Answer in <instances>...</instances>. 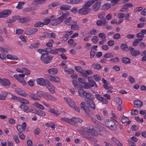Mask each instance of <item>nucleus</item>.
I'll list each match as a JSON object with an SVG mask.
<instances>
[{
    "mask_svg": "<svg viewBox=\"0 0 146 146\" xmlns=\"http://www.w3.org/2000/svg\"><path fill=\"white\" fill-rule=\"evenodd\" d=\"M69 15V14L67 13H64L57 19L52 20L50 21V23L51 25L54 26L59 25Z\"/></svg>",
    "mask_w": 146,
    "mask_h": 146,
    "instance_id": "1",
    "label": "nucleus"
},
{
    "mask_svg": "<svg viewBox=\"0 0 146 146\" xmlns=\"http://www.w3.org/2000/svg\"><path fill=\"white\" fill-rule=\"evenodd\" d=\"M53 58V56L48 55V52H45V53H43L42 54L40 59L43 63L46 64L50 62Z\"/></svg>",
    "mask_w": 146,
    "mask_h": 146,
    "instance_id": "2",
    "label": "nucleus"
},
{
    "mask_svg": "<svg viewBox=\"0 0 146 146\" xmlns=\"http://www.w3.org/2000/svg\"><path fill=\"white\" fill-rule=\"evenodd\" d=\"M75 70L77 72L80 73L85 78H87L89 75L91 74V71L90 70H87L84 71L80 66H76L75 67Z\"/></svg>",
    "mask_w": 146,
    "mask_h": 146,
    "instance_id": "3",
    "label": "nucleus"
},
{
    "mask_svg": "<svg viewBox=\"0 0 146 146\" xmlns=\"http://www.w3.org/2000/svg\"><path fill=\"white\" fill-rule=\"evenodd\" d=\"M105 125L110 129L115 131L116 130V125L114 121L112 120L108 119L106 122Z\"/></svg>",
    "mask_w": 146,
    "mask_h": 146,
    "instance_id": "4",
    "label": "nucleus"
},
{
    "mask_svg": "<svg viewBox=\"0 0 146 146\" xmlns=\"http://www.w3.org/2000/svg\"><path fill=\"white\" fill-rule=\"evenodd\" d=\"M82 121V120L80 118L73 117L70 119L69 123L73 126H78L77 122L81 123Z\"/></svg>",
    "mask_w": 146,
    "mask_h": 146,
    "instance_id": "5",
    "label": "nucleus"
},
{
    "mask_svg": "<svg viewBox=\"0 0 146 146\" xmlns=\"http://www.w3.org/2000/svg\"><path fill=\"white\" fill-rule=\"evenodd\" d=\"M11 83L10 81L8 79L5 78H1L0 77V84L3 86L9 87Z\"/></svg>",
    "mask_w": 146,
    "mask_h": 146,
    "instance_id": "6",
    "label": "nucleus"
},
{
    "mask_svg": "<svg viewBox=\"0 0 146 146\" xmlns=\"http://www.w3.org/2000/svg\"><path fill=\"white\" fill-rule=\"evenodd\" d=\"M11 11L10 10H3L0 12V18L7 17L11 14Z\"/></svg>",
    "mask_w": 146,
    "mask_h": 146,
    "instance_id": "7",
    "label": "nucleus"
},
{
    "mask_svg": "<svg viewBox=\"0 0 146 146\" xmlns=\"http://www.w3.org/2000/svg\"><path fill=\"white\" fill-rule=\"evenodd\" d=\"M39 92L40 93V94L45 98H47L49 100L53 101H56V98L55 97L50 94L41 91H40Z\"/></svg>",
    "mask_w": 146,
    "mask_h": 146,
    "instance_id": "8",
    "label": "nucleus"
},
{
    "mask_svg": "<svg viewBox=\"0 0 146 146\" xmlns=\"http://www.w3.org/2000/svg\"><path fill=\"white\" fill-rule=\"evenodd\" d=\"M90 10V8H87L82 7L79 9L78 12L79 14L81 15H85L89 13V12Z\"/></svg>",
    "mask_w": 146,
    "mask_h": 146,
    "instance_id": "9",
    "label": "nucleus"
},
{
    "mask_svg": "<svg viewBox=\"0 0 146 146\" xmlns=\"http://www.w3.org/2000/svg\"><path fill=\"white\" fill-rule=\"evenodd\" d=\"M26 124L25 122H23L22 125H18L17 128L19 132L25 131L26 128Z\"/></svg>",
    "mask_w": 146,
    "mask_h": 146,
    "instance_id": "10",
    "label": "nucleus"
},
{
    "mask_svg": "<svg viewBox=\"0 0 146 146\" xmlns=\"http://www.w3.org/2000/svg\"><path fill=\"white\" fill-rule=\"evenodd\" d=\"M129 49L131 54L133 56H136L138 55H139L141 54V52L139 50H135L133 48L131 47L130 46L129 47Z\"/></svg>",
    "mask_w": 146,
    "mask_h": 146,
    "instance_id": "11",
    "label": "nucleus"
},
{
    "mask_svg": "<svg viewBox=\"0 0 146 146\" xmlns=\"http://www.w3.org/2000/svg\"><path fill=\"white\" fill-rule=\"evenodd\" d=\"M45 85L51 93H55V91L54 87L50 82L48 81Z\"/></svg>",
    "mask_w": 146,
    "mask_h": 146,
    "instance_id": "12",
    "label": "nucleus"
},
{
    "mask_svg": "<svg viewBox=\"0 0 146 146\" xmlns=\"http://www.w3.org/2000/svg\"><path fill=\"white\" fill-rule=\"evenodd\" d=\"M37 28H31L26 30L25 32V34L27 35H31L34 34L38 31Z\"/></svg>",
    "mask_w": 146,
    "mask_h": 146,
    "instance_id": "13",
    "label": "nucleus"
},
{
    "mask_svg": "<svg viewBox=\"0 0 146 146\" xmlns=\"http://www.w3.org/2000/svg\"><path fill=\"white\" fill-rule=\"evenodd\" d=\"M133 104L135 107L138 108H141L143 106V102L140 100H135L133 101Z\"/></svg>",
    "mask_w": 146,
    "mask_h": 146,
    "instance_id": "14",
    "label": "nucleus"
},
{
    "mask_svg": "<svg viewBox=\"0 0 146 146\" xmlns=\"http://www.w3.org/2000/svg\"><path fill=\"white\" fill-rule=\"evenodd\" d=\"M101 4L100 1H96L92 7L93 10L94 11H98L100 8Z\"/></svg>",
    "mask_w": 146,
    "mask_h": 146,
    "instance_id": "15",
    "label": "nucleus"
},
{
    "mask_svg": "<svg viewBox=\"0 0 146 146\" xmlns=\"http://www.w3.org/2000/svg\"><path fill=\"white\" fill-rule=\"evenodd\" d=\"M86 98L85 100L91 108V94L90 93L88 92L86 96Z\"/></svg>",
    "mask_w": 146,
    "mask_h": 146,
    "instance_id": "16",
    "label": "nucleus"
},
{
    "mask_svg": "<svg viewBox=\"0 0 146 146\" xmlns=\"http://www.w3.org/2000/svg\"><path fill=\"white\" fill-rule=\"evenodd\" d=\"M37 92V94H31L29 95V96L30 97H31L32 99L35 100H39L40 98L41 97L40 95L38 94V93L40 94V93L39 92Z\"/></svg>",
    "mask_w": 146,
    "mask_h": 146,
    "instance_id": "17",
    "label": "nucleus"
},
{
    "mask_svg": "<svg viewBox=\"0 0 146 146\" xmlns=\"http://www.w3.org/2000/svg\"><path fill=\"white\" fill-rule=\"evenodd\" d=\"M49 80L54 82H60V80L59 78L58 77H55L49 75L48 76Z\"/></svg>",
    "mask_w": 146,
    "mask_h": 146,
    "instance_id": "18",
    "label": "nucleus"
},
{
    "mask_svg": "<svg viewBox=\"0 0 146 146\" xmlns=\"http://www.w3.org/2000/svg\"><path fill=\"white\" fill-rule=\"evenodd\" d=\"M46 0H35L34 1L32 4L38 6V5H42L44 4Z\"/></svg>",
    "mask_w": 146,
    "mask_h": 146,
    "instance_id": "19",
    "label": "nucleus"
},
{
    "mask_svg": "<svg viewBox=\"0 0 146 146\" xmlns=\"http://www.w3.org/2000/svg\"><path fill=\"white\" fill-rule=\"evenodd\" d=\"M15 90L16 92L19 94L24 97L27 96L25 92L21 88H15Z\"/></svg>",
    "mask_w": 146,
    "mask_h": 146,
    "instance_id": "20",
    "label": "nucleus"
},
{
    "mask_svg": "<svg viewBox=\"0 0 146 146\" xmlns=\"http://www.w3.org/2000/svg\"><path fill=\"white\" fill-rule=\"evenodd\" d=\"M80 105L81 106L80 108L83 109L87 114L88 115H89V108L86 106L85 102H82L81 103Z\"/></svg>",
    "mask_w": 146,
    "mask_h": 146,
    "instance_id": "21",
    "label": "nucleus"
},
{
    "mask_svg": "<svg viewBox=\"0 0 146 146\" xmlns=\"http://www.w3.org/2000/svg\"><path fill=\"white\" fill-rule=\"evenodd\" d=\"M77 131L78 132H79L84 137L89 140H90L91 139V136L88 135V136L87 134H85L84 131L83 130L81 129L80 130L79 129H77Z\"/></svg>",
    "mask_w": 146,
    "mask_h": 146,
    "instance_id": "22",
    "label": "nucleus"
},
{
    "mask_svg": "<svg viewBox=\"0 0 146 146\" xmlns=\"http://www.w3.org/2000/svg\"><path fill=\"white\" fill-rule=\"evenodd\" d=\"M36 81L38 84L41 86H44L46 84L44 79L43 78H37Z\"/></svg>",
    "mask_w": 146,
    "mask_h": 146,
    "instance_id": "23",
    "label": "nucleus"
},
{
    "mask_svg": "<svg viewBox=\"0 0 146 146\" xmlns=\"http://www.w3.org/2000/svg\"><path fill=\"white\" fill-rule=\"evenodd\" d=\"M87 79L89 82V83L84 82L83 84V88L84 89H88L89 88L90 86V82L91 81V77L89 76L88 77Z\"/></svg>",
    "mask_w": 146,
    "mask_h": 146,
    "instance_id": "24",
    "label": "nucleus"
},
{
    "mask_svg": "<svg viewBox=\"0 0 146 146\" xmlns=\"http://www.w3.org/2000/svg\"><path fill=\"white\" fill-rule=\"evenodd\" d=\"M87 93L82 89H80L78 90V93L79 96L82 98L85 97Z\"/></svg>",
    "mask_w": 146,
    "mask_h": 146,
    "instance_id": "25",
    "label": "nucleus"
},
{
    "mask_svg": "<svg viewBox=\"0 0 146 146\" xmlns=\"http://www.w3.org/2000/svg\"><path fill=\"white\" fill-rule=\"evenodd\" d=\"M81 129L84 131L85 134H87L88 136L91 135L88 134V133H91V129L89 127H81Z\"/></svg>",
    "mask_w": 146,
    "mask_h": 146,
    "instance_id": "26",
    "label": "nucleus"
},
{
    "mask_svg": "<svg viewBox=\"0 0 146 146\" xmlns=\"http://www.w3.org/2000/svg\"><path fill=\"white\" fill-rule=\"evenodd\" d=\"M64 70L65 72L70 74H71L74 72V70L68 68L67 65L65 66Z\"/></svg>",
    "mask_w": 146,
    "mask_h": 146,
    "instance_id": "27",
    "label": "nucleus"
},
{
    "mask_svg": "<svg viewBox=\"0 0 146 146\" xmlns=\"http://www.w3.org/2000/svg\"><path fill=\"white\" fill-rule=\"evenodd\" d=\"M48 71L50 74H55L58 73V69L56 68H52L48 70Z\"/></svg>",
    "mask_w": 146,
    "mask_h": 146,
    "instance_id": "28",
    "label": "nucleus"
},
{
    "mask_svg": "<svg viewBox=\"0 0 146 146\" xmlns=\"http://www.w3.org/2000/svg\"><path fill=\"white\" fill-rule=\"evenodd\" d=\"M120 47L123 51H127L129 50L127 44L125 43L121 44L120 45Z\"/></svg>",
    "mask_w": 146,
    "mask_h": 146,
    "instance_id": "29",
    "label": "nucleus"
},
{
    "mask_svg": "<svg viewBox=\"0 0 146 146\" xmlns=\"http://www.w3.org/2000/svg\"><path fill=\"white\" fill-rule=\"evenodd\" d=\"M20 108L25 112L28 113L29 110V107L26 105H21L19 106Z\"/></svg>",
    "mask_w": 146,
    "mask_h": 146,
    "instance_id": "30",
    "label": "nucleus"
},
{
    "mask_svg": "<svg viewBox=\"0 0 146 146\" xmlns=\"http://www.w3.org/2000/svg\"><path fill=\"white\" fill-rule=\"evenodd\" d=\"M48 112L51 113H53L55 116H57L60 114V111L55 110L54 109H50L48 111Z\"/></svg>",
    "mask_w": 146,
    "mask_h": 146,
    "instance_id": "31",
    "label": "nucleus"
},
{
    "mask_svg": "<svg viewBox=\"0 0 146 146\" xmlns=\"http://www.w3.org/2000/svg\"><path fill=\"white\" fill-rule=\"evenodd\" d=\"M7 57L8 59H10L11 60H18L17 57L16 56L9 54L7 55Z\"/></svg>",
    "mask_w": 146,
    "mask_h": 146,
    "instance_id": "32",
    "label": "nucleus"
},
{
    "mask_svg": "<svg viewBox=\"0 0 146 146\" xmlns=\"http://www.w3.org/2000/svg\"><path fill=\"white\" fill-rule=\"evenodd\" d=\"M71 6L66 5H63L60 7V9L62 10H66L70 9Z\"/></svg>",
    "mask_w": 146,
    "mask_h": 146,
    "instance_id": "33",
    "label": "nucleus"
},
{
    "mask_svg": "<svg viewBox=\"0 0 146 146\" xmlns=\"http://www.w3.org/2000/svg\"><path fill=\"white\" fill-rule=\"evenodd\" d=\"M111 5V3H105L102 6V9L104 10L108 9L110 8Z\"/></svg>",
    "mask_w": 146,
    "mask_h": 146,
    "instance_id": "34",
    "label": "nucleus"
},
{
    "mask_svg": "<svg viewBox=\"0 0 146 146\" xmlns=\"http://www.w3.org/2000/svg\"><path fill=\"white\" fill-rule=\"evenodd\" d=\"M72 18L70 17L66 18L64 21V23L66 24L69 25H71L73 23V22H71Z\"/></svg>",
    "mask_w": 146,
    "mask_h": 146,
    "instance_id": "35",
    "label": "nucleus"
},
{
    "mask_svg": "<svg viewBox=\"0 0 146 146\" xmlns=\"http://www.w3.org/2000/svg\"><path fill=\"white\" fill-rule=\"evenodd\" d=\"M98 129L97 128H92V135L95 136H98V134L97 133Z\"/></svg>",
    "mask_w": 146,
    "mask_h": 146,
    "instance_id": "36",
    "label": "nucleus"
},
{
    "mask_svg": "<svg viewBox=\"0 0 146 146\" xmlns=\"http://www.w3.org/2000/svg\"><path fill=\"white\" fill-rule=\"evenodd\" d=\"M29 18H30L28 17H23L21 18L19 22L21 23H24L27 22L30 20Z\"/></svg>",
    "mask_w": 146,
    "mask_h": 146,
    "instance_id": "37",
    "label": "nucleus"
},
{
    "mask_svg": "<svg viewBox=\"0 0 146 146\" xmlns=\"http://www.w3.org/2000/svg\"><path fill=\"white\" fill-rule=\"evenodd\" d=\"M77 22L76 21L73 22V23L72 24L71 28V29H79V27L78 25L77 24Z\"/></svg>",
    "mask_w": 146,
    "mask_h": 146,
    "instance_id": "38",
    "label": "nucleus"
},
{
    "mask_svg": "<svg viewBox=\"0 0 146 146\" xmlns=\"http://www.w3.org/2000/svg\"><path fill=\"white\" fill-rule=\"evenodd\" d=\"M91 0H89L86 2L85 4L82 7L85 8H89L88 7L91 6Z\"/></svg>",
    "mask_w": 146,
    "mask_h": 146,
    "instance_id": "39",
    "label": "nucleus"
},
{
    "mask_svg": "<svg viewBox=\"0 0 146 146\" xmlns=\"http://www.w3.org/2000/svg\"><path fill=\"white\" fill-rule=\"evenodd\" d=\"M33 113H36L42 116H45L46 115V114L44 112L40 110H36L34 112H33Z\"/></svg>",
    "mask_w": 146,
    "mask_h": 146,
    "instance_id": "40",
    "label": "nucleus"
},
{
    "mask_svg": "<svg viewBox=\"0 0 146 146\" xmlns=\"http://www.w3.org/2000/svg\"><path fill=\"white\" fill-rule=\"evenodd\" d=\"M108 1H110L111 4L112 6H114L117 4L120 0H107Z\"/></svg>",
    "mask_w": 146,
    "mask_h": 146,
    "instance_id": "41",
    "label": "nucleus"
},
{
    "mask_svg": "<svg viewBox=\"0 0 146 146\" xmlns=\"http://www.w3.org/2000/svg\"><path fill=\"white\" fill-rule=\"evenodd\" d=\"M14 77L16 78L18 81L22 83L23 85H24L26 84V82L23 78H21V77L20 78V77H19V76Z\"/></svg>",
    "mask_w": 146,
    "mask_h": 146,
    "instance_id": "42",
    "label": "nucleus"
},
{
    "mask_svg": "<svg viewBox=\"0 0 146 146\" xmlns=\"http://www.w3.org/2000/svg\"><path fill=\"white\" fill-rule=\"evenodd\" d=\"M105 15V13L103 12L100 13V14H98V18L101 19L102 20L106 21V19L104 17Z\"/></svg>",
    "mask_w": 146,
    "mask_h": 146,
    "instance_id": "43",
    "label": "nucleus"
},
{
    "mask_svg": "<svg viewBox=\"0 0 146 146\" xmlns=\"http://www.w3.org/2000/svg\"><path fill=\"white\" fill-rule=\"evenodd\" d=\"M122 62L125 64H129L131 62V60L129 58L124 57L122 58Z\"/></svg>",
    "mask_w": 146,
    "mask_h": 146,
    "instance_id": "44",
    "label": "nucleus"
},
{
    "mask_svg": "<svg viewBox=\"0 0 146 146\" xmlns=\"http://www.w3.org/2000/svg\"><path fill=\"white\" fill-rule=\"evenodd\" d=\"M33 105L34 106L37 108H39L42 110H43L44 109V108L42 105L39 104L38 102L34 103Z\"/></svg>",
    "mask_w": 146,
    "mask_h": 146,
    "instance_id": "45",
    "label": "nucleus"
},
{
    "mask_svg": "<svg viewBox=\"0 0 146 146\" xmlns=\"http://www.w3.org/2000/svg\"><path fill=\"white\" fill-rule=\"evenodd\" d=\"M92 121L93 123H94L96 125H97L98 126H100L102 125V124L100 122L98 121L96 119L92 118Z\"/></svg>",
    "mask_w": 146,
    "mask_h": 146,
    "instance_id": "46",
    "label": "nucleus"
},
{
    "mask_svg": "<svg viewBox=\"0 0 146 146\" xmlns=\"http://www.w3.org/2000/svg\"><path fill=\"white\" fill-rule=\"evenodd\" d=\"M56 35L54 33H46V37H49L50 38H54L56 37Z\"/></svg>",
    "mask_w": 146,
    "mask_h": 146,
    "instance_id": "47",
    "label": "nucleus"
},
{
    "mask_svg": "<svg viewBox=\"0 0 146 146\" xmlns=\"http://www.w3.org/2000/svg\"><path fill=\"white\" fill-rule=\"evenodd\" d=\"M93 68L95 69L99 70L101 69L102 66H101L100 64L97 63L93 64H92Z\"/></svg>",
    "mask_w": 146,
    "mask_h": 146,
    "instance_id": "48",
    "label": "nucleus"
},
{
    "mask_svg": "<svg viewBox=\"0 0 146 146\" xmlns=\"http://www.w3.org/2000/svg\"><path fill=\"white\" fill-rule=\"evenodd\" d=\"M93 77L95 80L97 82H99L101 80V77L99 74L95 75Z\"/></svg>",
    "mask_w": 146,
    "mask_h": 146,
    "instance_id": "49",
    "label": "nucleus"
},
{
    "mask_svg": "<svg viewBox=\"0 0 146 146\" xmlns=\"http://www.w3.org/2000/svg\"><path fill=\"white\" fill-rule=\"evenodd\" d=\"M25 4L24 2H19L16 8L18 9H21L23 8V5Z\"/></svg>",
    "mask_w": 146,
    "mask_h": 146,
    "instance_id": "50",
    "label": "nucleus"
},
{
    "mask_svg": "<svg viewBox=\"0 0 146 146\" xmlns=\"http://www.w3.org/2000/svg\"><path fill=\"white\" fill-rule=\"evenodd\" d=\"M111 140L116 145L118 146L121 143L116 138L114 137H112L111 138Z\"/></svg>",
    "mask_w": 146,
    "mask_h": 146,
    "instance_id": "51",
    "label": "nucleus"
},
{
    "mask_svg": "<svg viewBox=\"0 0 146 146\" xmlns=\"http://www.w3.org/2000/svg\"><path fill=\"white\" fill-rule=\"evenodd\" d=\"M19 101L22 103L25 104H29V102L28 100L22 98H20Z\"/></svg>",
    "mask_w": 146,
    "mask_h": 146,
    "instance_id": "52",
    "label": "nucleus"
},
{
    "mask_svg": "<svg viewBox=\"0 0 146 146\" xmlns=\"http://www.w3.org/2000/svg\"><path fill=\"white\" fill-rule=\"evenodd\" d=\"M113 57V54L111 53H108L105 54L104 55L105 58H108Z\"/></svg>",
    "mask_w": 146,
    "mask_h": 146,
    "instance_id": "53",
    "label": "nucleus"
},
{
    "mask_svg": "<svg viewBox=\"0 0 146 146\" xmlns=\"http://www.w3.org/2000/svg\"><path fill=\"white\" fill-rule=\"evenodd\" d=\"M109 84H104L103 87L106 90H112L113 89L111 85H109Z\"/></svg>",
    "mask_w": 146,
    "mask_h": 146,
    "instance_id": "54",
    "label": "nucleus"
},
{
    "mask_svg": "<svg viewBox=\"0 0 146 146\" xmlns=\"http://www.w3.org/2000/svg\"><path fill=\"white\" fill-rule=\"evenodd\" d=\"M115 100L116 103L118 105L122 104V101L120 98L118 97H116L115 98Z\"/></svg>",
    "mask_w": 146,
    "mask_h": 146,
    "instance_id": "55",
    "label": "nucleus"
},
{
    "mask_svg": "<svg viewBox=\"0 0 146 146\" xmlns=\"http://www.w3.org/2000/svg\"><path fill=\"white\" fill-rule=\"evenodd\" d=\"M106 21L102 20H98L96 22V24L98 26H101L102 24L104 25L105 24Z\"/></svg>",
    "mask_w": 146,
    "mask_h": 146,
    "instance_id": "56",
    "label": "nucleus"
},
{
    "mask_svg": "<svg viewBox=\"0 0 146 146\" xmlns=\"http://www.w3.org/2000/svg\"><path fill=\"white\" fill-rule=\"evenodd\" d=\"M44 25V24L41 22H38L35 24L34 26L35 27H42Z\"/></svg>",
    "mask_w": 146,
    "mask_h": 146,
    "instance_id": "57",
    "label": "nucleus"
},
{
    "mask_svg": "<svg viewBox=\"0 0 146 146\" xmlns=\"http://www.w3.org/2000/svg\"><path fill=\"white\" fill-rule=\"evenodd\" d=\"M49 53L53 54H56L58 53V49L56 48L54 49H52L51 48V50L49 51Z\"/></svg>",
    "mask_w": 146,
    "mask_h": 146,
    "instance_id": "58",
    "label": "nucleus"
},
{
    "mask_svg": "<svg viewBox=\"0 0 146 146\" xmlns=\"http://www.w3.org/2000/svg\"><path fill=\"white\" fill-rule=\"evenodd\" d=\"M92 40L93 43L94 44L96 43L98 41V37L96 36H94L92 39Z\"/></svg>",
    "mask_w": 146,
    "mask_h": 146,
    "instance_id": "59",
    "label": "nucleus"
},
{
    "mask_svg": "<svg viewBox=\"0 0 146 146\" xmlns=\"http://www.w3.org/2000/svg\"><path fill=\"white\" fill-rule=\"evenodd\" d=\"M127 119L128 120H129V118L128 117H126L124 115H123L122 117V119L121 120V121L122 123H124L127 120Z\"/></svg>",
    "mask_w": 146,
    "mask_h": 146,
    "instance_id": "60",
    "label": "nucleus"
},
{
    "mask_svg": "<svg viewBox=\"0 0 146 146\" xmlns=\"http://www.w3.org/2000/svg\"><path fill=\"white\" fill-rule=\"evenodd\" d=\"M35 82V80H34L31 79L28 81V83L29 86H34Z\"/></svg>",
    "mask_w": 146,
    "mask_h": 146,
    "instance_id": "61",
    "label": "nucleus"
},
{
    "mask_svg": "<svg viewBox=\"0 0 146 146\" xmlns=\"http://www.w3.org/2000/svg\"><path fill=\"white\" fill-rule=\"evenodd\" d=\"M23 73H24L25 74L29 75L30 73V71L29 70L26 68H23Z\"/></svg>",
    "mask_w": 146,
    "mask_h": 146,
    "instance_id": "62",
    "label": "nucleus"
},
{
    "mask_svg": "<svg viewBox=\"0 0 146 146\" xmlns=\"http://www.w3.org/2000/svg\"><path fill=\"white\" fill-rule=\"evenodd\" d=\"M110 61L113 62H118L119 59L117 57H115L114 58H112L110 59Z\"/></svg>",
    "mask_w": 146,
    "mask_h": 146,
    "instance_id": "63",
    "label": "nucleus"
},
{
    "mask_svg": "<svg viewBox=\"0 0 146 146\" xmlns=\"http://www.w3.org/2000/svg\"><path fill=\"white\" fill-rule=\"evenodd\" d=\"M7 57V56L4 53H0V58L1 59L3 60H5L6 59Z\"/></svg>",
    "mask_w": 146,
    "mask_h": 146,
    "instance_id": "64",
    "label": "nucleus"
}]
</instances>
